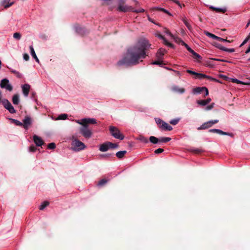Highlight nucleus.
I'll return each instance as SVG.
<instances>
[{"label": "nucleus", "mask_w": 250, "mask_h": 250, "mask_svg": "<svg viewBox=\"0 0 250 250\" xmlns=\"http://www.w3.org/2000/svg\"><path fill=\"white\" fill-rule=\"evenodd\" d=\"M164 149L161 148H159L157 149H156L154 151L155 154H160L164 152Z\"/></svg>", "instance_id": "3c124183"}, {"label": "nucleus", "mask_w": 250, "mask_h": 250, "mask_svg": "<svg viewBox=\"0 0 250 250\" xmlns=\"http://www.w3.org/2000/svg\"><path fill=\"white\" fill-rule=\"evenodd\" d=\"M210 8L213 9L214 11H215L218 13H224L227 11V9L226 8H218V7H214L213 6H211L210 7Z\"/></svg>", "instance_id": "5701e85b"}, {"label": "nucleus", "mask_w": 250, "mask_h": 250, "mask_svg": "<svg viewBox=\"0 0 250 250\" xmlns=\"http://www.w3.org/2000/svg\"><path fill=\"white\" fill-rule=\"evenodd\" d=\"M22 92L24 97H27L29 95L31 86L28 83L22 84L21 86Z\"/></svg>", "instance_id": "9d476101"}, {"label": "nucleus", "mask_w": 250, "mask_h": 250, "mask_svg": "<svg viewBox=\"0 0 250 250\" xmlns=\"http://www.w3.org/2000/svg\"><path fill=\"white\" fill-rule=\"evenodd\" d=\"M213 60H214V61H219V62H229V63H230L231 62L230 61H227V60H224V59H216V58H213V59H212Z\"/></svg>", "instance_id": "603ef678"}, {"label": "nucleus", "mask_w": 250, "mask_h": 250, "mask_svg": "<svg viewBox=\"0 0 250 250\" xmlns=\"http://www.w3.org/2000/svg\"><path fill=\"white\" fill-rule=\"evenodd\" d=\"M36 146L32 145L29 147V151L31 152H34L36 151Z\"/></svg>", "instance_id": "49530a36"}, {"label": "nucleus", "mask_w": 250, "mask_h": 250, "mask_svg": "<svg viewBox=\"0 0 250 250\" xmlns=\"http://www.w3.org/2000/svg\"><path fill=\"white\" fill-rule=\"evenodd\" d=\"M77 123L82 125V126L80 128V133L85 138L89 139L92 136V131L88 128V125L83 124L82 122L78 120Z\"/></svg>", "instance_id": "f03ea898"}, {"label": "nucleus", "mask_w": 250, "mask_h": 250, "mask_svg": "<svg viewBox=\"0 0 250 250\" xmlns=\"http://www.w3.org/2000/svg\"><path fill=\"white\" fill-rule=\"evenodd\" d=\"M109 144L108 142H106L105 143L102 144L100 147L99 150L102 152H105L109 149Z\"/></svg>", "instance_id": "a211bd4d"}, {"label": "nucleus", "mask_w": 250, "mask_h": 250, "mask_svg": "<svg viewBox=\"0 0 250 250\" xmlns=\"http://www.w3.org/2000/svg\"><path fill=\"white\" fill-rule=\"evenodd\" d=\"M156 36L159 39L162 40L163 41V43L166 45L172 48H173L174 47V45L172 43L168 42V41L163 35L161 34H157Z\"/></svg>", "instance_id": "ddd939ff"}, {"label": "nucleus", "mask_w": 250, "mask_h": 250, "mask_svg": "<svg viewBox=\"0 0 250 250\" xmlns=\"http://www.w3.org/2000/svg\"><path fill=\"white\" fill-rule=\"evenodd\" d=\"M132 12H135V13H143V12H145V9L143 8H142L138 9H134L133 8Z\"/></svg>", "instance_id": "8fccbe9b"}, {"label": "nucleus", "mask_w": 250, "mask_h": 250, "mask_svg": "<svg viewBox=\"0 0 250 250\" xmlns=\"http://www.w3.org/2000/svg\"><path fill=\"white\" fill-rule=\"evenodd\" d=\"M193 56L196 59H202V57L199 54L197 53L196 52L194 54V55Z\"/></svg>", "instance_id": "052dcab7"}, {"label": "nucleus", "mask_w": 250, "mask_h": 250, "mask_svg": "<svg viewBox=\"0 0 250 250\" xmlns=\"http://www.w3.org/2000/svg\"><path fill=\"white\" fill-rule=\"evenodd\" d=\"M126 150L119 151L116 153V156L119 159H122L124 157V155L126 153Z\"/></svg>", "instance_id": "bb28decb"}, {"label": "nucleus", "mask_w": 250, "mask_h": 250, "mask_svg": "<svg viewBox=\"0 0 250 250\" xmlns=\"http://www.w3.org/2000/svg\"><path fill=\"white\" fill-rule=\"evenodd\" d=\"M139 140L144 143H145V144H146V143H148V139H147V138L144 137V136H141L139 138Z\"/></svg>", "instance_id": "58836bf2"}, {"label": "nucleus", "mask_w": 250, "mask_h": 250, "mask_svg": "<svg viewBox=\"0 0 250 250\" xmlns=\"http://www.w3.org/2000/svg\"><path fill=\"white\" fill-rule=\"evenodd\" d=\"M187 72L188 73L190 74H192V75H195V76H196V74H197L196 72L192 71V70H189V69L187 70Z\"/></svg>", "instance_id": "13d9d810"}, {"label": "nucleus", "mask_w": 250, "mask_h": 250, "mask_svg": "<svg viewBox=\"0 0 250 250\" xmlns=\"http://www.w3.org/2000/svg\"><path fill=\"white\" fill-rule=\"evenodd\" d=\"M29 49H30V50L31 55L32 56V57L35 60L36 62L39 63V62H40L38 58V57H37V55L36 54V53L35 52V50L34 49L33 45H30L29 46Z\"/></svg>", "instance_id": "6ab92c4d"}, {"label": "nucleus", "mask_w": 250, "mask_h": 250, "mask_svg": "<svg viewBox=\"0 0 250 250\" xmlns=\"http://www.w3.org/2000/svg\"><path fill=\"white\" fill-rule=\"evenodd\" d=\"M225 50L224 51L229 52V53H232L235 51V49L234 48H227L225 47Z\"/></svg>", "instance_id": "5fc2aeb1"}, {"label": "nucleus", "mask_w": 250, "mask_h": 250, "mask_svg": "<svg viewBox=\"0 0 250 250\" xmlns=\"http://www.w3.org/2000/svg\"><path fill=\"white\" fill-rule=\"evenodd\" d=\"M159 138L154 136H150L149 137V141L153 144H159Z\"/></svg>", "instance_id": "c85d7f7f"}, {"label": "nucleus", "mask_w": 250, "mask_h": 250, "mask_svg": "<svg viewBox=\"0 0 250 250\" xmlns=\"http://www.w3.org/2000/svg\"><path fill=\"white\" fill-rule=\"evenodd\" d=\"M219 121L218 120H210L209 121V124H210L211 126H212L213 125L217 124L218 123Z\"/></svg>", "instance_id": "6e6d98bb"}, {"label": "nucleus", "mask_w": 250, "mask_h": 250, "mask_svg": "<svg viewBox=\"0 0 250 250\" xmlns=\"http://www.w3.org/2000/svg\"><path fill=\"white\" fill-rule=\"evenodd\" d=\"M166 52V50L163 48H160L156 53V57L159 59H162L164 54Z\"/></svg>", "instance_id": "f3484780"}, {"label": "nucleus", "mask_w": 250, "mask_h": 250, "mask_svg": "<svg viewBox=\"0 0 250 250\" xmlns=\"http://www.w3.org/2000/svg\"><path fill=\"white\" fill-rule=\"evenodd\" d=\"M181 44L182 45H184L186 48V49L188 50H189L190 48H191L188 45L187 43H186L183 41L181 40Z\"/></svg>", "instance_id": "864d4df0"}, {"label": "nucleus", "mask_w": 250, "mask_h": 250, "mask_svg": "<svg viewBox=\"0 0 250 250\" xmlns=\"http://www.w3.org/2000/svg\"><path fill=\"white\" fill-rule=\"evenodd\" d=\"M83 124L87 125L88 124H96L97 123L96 119L94 118H83L82 120Z\"/></svg>", "instance_id": "2eb2a0df"}, {"label": "nucleus", "mask_w": 250, "mask_h": 250, "mask_svg": "<svg viewBox=\"0 0 250 250\" xmlns=\"http://www.w3.org/2000/svg\"><path fill=\"white\" fill-rule=\"evenodd\" d=\"M23 58L25 61H27L29 60V56L28 54L25 53L23 55Z\"/></svg>", "instance_id": "4d7b16f0"}, {"label": "nucleus", "mask_w": 250, "mask_h": 250, "mask_svg": "<svg viewBox=\"0 0 250 250\" xmlns=\"http://www.w3.org/2000/svg\"><path fill=\"white\" fill-rule=\"evenodd\" d=\"M182 21L185 24V25L186 26L187 28L189 30L191 31L192 30V26L191 25L188 23L187 19L186 18H184L182 19Z\"/></svg>", "instance_id": "cd10ccee"}, {"label": "nucleus", "mask_w": 250, "mask_h": 250, "mask_svg": "<svg viewBox=\"0 0 250 250\" xmlns=\"http://www.w3.org/2000/svg\"><path fill=\"white\" fill-rule=\"evenodd\" d=\"M75 29L76 32L80 35H83L86 33V30L84 28L81 27L79 26H76L75 27Z\"/></svg>", "instance_id": "aec40b11"}, {"label": "nucleus", "mask_w": 250, "mask_h": 250, "mask_svg": "<svg viewBox=\"0 0 250 250\" xmlns=\"http://www.w3.org/2000/svg\"><path fill=\"white\" fill-rule=\"evenodd\" d=\"M151 64H155V65H159L160 66H161L162 67V65H163V62L162 61H155L154 62H153Z\"/></svg>", "instance_id": "37998d69"}, {"label": "nucleus", "mask_w": 250, "mask_h": 250, "mask_svg": "<svg viewBox=\"0 0 250 250\" xmlns=\"http://www.w3.org/2000/svg\"><path fill=\"white\" fill-rule=\"evenodd\" d=\"M173 71L176 74V75L179 77H180L181 74L180 72L178 71L173 70Z\"/></svg>", "instance_id": "e2e57ef3"}, {"label": "nucleus", "mask_w": 250, "mask_h": 250, "mask_svg": "<svg viewBox=\"0 0 250 250\" xmlns=\"http://www.w3.org/2000/svg\"><path fill=\"white\" fill-rule=\"evenodd\" d=\"M172 129V127L167 123L166 122L163 123V127L161 128L162 130L165 131H171Z\"/></svg>", "instance_id": "b1692460"}, {"label": "nucleus", "mask_w": 250, "mask_h": 250, "mask_svg": "<svg viewBox=\"0 0 250 250\" xmlns=\"http://www.w3.org/2000/svg\"><path fill=\"white\" fill-rule=\"evenodd\" d=\"M166 33L167 35H169V36H170L171 37H172V38L173 37V35L171 34V33L169 31H168V30H167V31H166Z\"/></svg>", "instance_id": "0e129e2a"}, {"label": "nucleus", "mask_w": 250, "mask_h": 250, "mask_svg": "<svg viewBox=\"0 0 250 250\" xmlns=\"http://www.w3.org/2000/svg\"><path fill=\"white\" fill-rule=\"evenodd\" d=\"M171 138L162 137L159 138V144L167 143L171 140Z\"/></svg>", "instance_id": "393cba45"}, {"label": "nucleus", "mask_w": 250, "mask_h": 250, "mask_svg": "<svg viewBox=\"0 0 250 250\" xmlns=\"http://www.w3.org/2000/svg\"><path fill=\"white\" fill-rule=\"evenodd\" d=\"M214 46L222 51H224L225 50V47L219 43H214Z\"/></svg>", "instance_id": "e433bc0d"}, {"label": "nucleus", "mask_w": 250, "mask_h": 250, "mask_svg": "<svg viewBox=\"0 0 250 250\" xmlns=\"http://www.w3.org/2000/svg\"><path fill=\"white\" fill-rule=\"evenodd\" d=\"M196 103L198 104L204 106L207 105V102L204 100H197Z\"/></svg>", "instance_id": "c9c22d12"}, {"label": "nucleus", "mask_w": 250, "mask_h": 250, "mask_svg": "<svg viewBox=\"0 0 250 250\" xmlns=\"http://www.w3.org/2000/svg\"><path fill=\"white\" fill-rule=\"evenodd\" d=\"M49 205V202L48 201H44L42 203V204L39 207V209L40 210H43L45 207L48 206Z\"/></svg>", "instance_id": "2f4dec72"}, {"label": "nucleus", "mask_w": 250, "mask_h": 250, "mask_svg": "<svg viewBox=\"0 0 250 250\" xmlns=\"http://www.w3.org/2000/svg\"><path fill=\"white\" fill-rule=\"evenodd\" d=\"M72 149L75 152L80 151L83 150L86 146L77 139H74L72 142Z\"/></svg>", "instance_id": "7ed1b4c3"}, {"label": "nucleus", "mask_w": 250, "mask_h": 250, "mask_svg": "<svg viewBox=\"0 0 250 250\" xmlns=\"http://www.w3.org/2000/svg\"><path fill=\"white\" fill-rule=\"evenodd\" d=\"M208 132L210 133H215L221 135L222 130L219 129H210L208 130Z\"/></svg>", "instance_id": "c756f323"}, {"label": "nucleus", "mask_w": 250, "mask_h": 250, "mask_svg": "<svg viewBox=\"0 0 250 250\" xmlns=\"http://www.w3.org/2000/svg\"><path fill=\"white\" fill-rule=\"evenodd\" d=\"M11 120L12 122L14 123L16 125L19 126H22V123L20 121L14 119H11Z\"/></svg>", "instance_id": "a19ab883"}, {"label": "nucleus", "mask_w": 250, "mask_h": 250, "mask_svg": "<svg viewBox=\"0 0 250 250\" xmlns=\"http://www.w3.org/2000/svg\"><path fill=\"white\" fill-rule=\"evenodd\" d=\"M190 53H191L193 55L196 53L192 49L190 48L189 50H188Z\"/></svg>", "instance_id": "774afa93"}, {"label": "nucleus", "mask_w": 250, "mask_h": 250, "mask_svg": "<svg viewBox=\"0 0 250 250\" xmlns=\"http://www.w3.org/2000/svg\"><path fill=\"white\" fill-rule=\"evenodd\" d=\"M0 87L9 91H11L13 90V86L9 83V80L6 78L3 79L0 81Z\"/></svg>", "instance_id": "39448f33"}, {"label": "nucleus", "mask_w": 250, "mask_h": 250, "mask_svg": "<svg viewBox=\"0 0 250 250\" xmlns=\"http://www.w3.org/2000/svg\"><path fill=\"white\" fill-rule=\"evenodd\" d=\"M214 104H215L214 103H211L210 104H209L206 107L205 110H207V111L211 110V109H212L214 107Z\"/></svg>", "instance_id": "09e8293b"}, {"label": "nucleus", "mask_w": 250, "mask_h": 250, "mask_svg": "<svg viewBox=\"0 0 250 250\" xmlns=\"http://www.w3.org/2000/svg\"><path fill=\"white\" fill-rule=\"evenodd\" d=\"M191 151L196 154H199L202 152L203 150L199 148H193L191 149Z\"/></svg>", "instance_id": "de8ad7c7"}, {"label": "nucleus", "mask_w": 250, "mask_h": 250, "mask_svg": "<svg viewBox=\"0 0 250 250\" xmlns=\"http://www.w3.org/2000/svg\"><path fill=\"white\" fill-rule=\"evenodd\" d=\"M250 39L247 37L244 41L243 42H242V43L240 44V47H242V46H243L244 44H245Z\"/></svg>", "instance_id": "bf43d9fd"}, {"label": "nucleus", "mask_w": 250, "mask_h": 250, "mask_svg": "<svg viewBox=\"0 0 250 250\" xmlns=\"http://www.w3.org/2000/svg\"><path fill=\"white\" fill-rule=\"evenodd\" d=\"M171 90L176 93L183 94L185 92V89L184 88H180L177 85H174L172 87Z\"/></svg>", "instance_id": "dca6fc26"}, {"label": "nucleus", "mask_w": 250, "mask_h": 250, "mask_svg": "<svg viewBox=\"0 0 250 250\" xmlns=\"http://www.w3.org/2000/svg\"><path fill=\"white\" fill-rule=\"evenodd\" d=\"M150 44L148 41L144 40L139 41L136 44L129 47L123 58L118 62L119 66H129L138 64L146 57V50L149 48Z\"/></svg>", "instance_id": "f257e3e1"}, {"label": "nucleus", "mask_w": 250, "mask_h": 250, "mask_svg": "<svg viewBox=\"0 0 250 250\" xmlns=\"http://www.w3.org/2000/svg\"><path fill=\"white\" fill-rule=\"evenodd\" d=\"M179 121H180V119L179 118H175V119H173L169 121V123H170V124H171L172 125H177Z\"/></svg>", "instance_id": "4c0bfd02"}, {"label": "nucleus", "mask_w": 250, "mask_h": 250, "mask_svg": "<svg viewBox=\"0 0 250 250\" xmlns=\"http://www.w3.org/2000/svg\"><path fill=\"white\" fill-rule=\"evenodd\" d=\"M205 34L208 37L212 38V39L216 40L217 41H219L220 42H230L229 40H227V39H225L223 38H222L221 37H218L211 33H209L208 32H206L205 33Z\"/></svg>", "instance_id": "1a4fd4ad"}, {"label": "nucleus", "mask_w": 250, "mask_h": 250, "mask_svg": "<svg viewBox=\"0 0 250 250\" xmlns=\"http://www.w3.org/2000/svg\"><path fill=\"white\" fill-rule=\"evenodd\" d=\"M190 53H191L193 55L196 53L192 49L190 48L189 50H188Z\"/></svg>", "instance_id": "69168bd1"}, {"label": "nucleus", "mask_w": 250, "mask_h": 250, "mask_svg": "<svg viewBox=\"0 0 250 250\" xmlns=\"http://www.w3.org/2000/svg\"><path fill=\"white\" fill-rule=\"evenodd\" d=\"M13 37L14 39L20 40L21 39V34L19 32L14 33L13 34Z\"/></svg>", "instance_id": "ea45409f"}, {"label": "nucleus", "mask_w": 250, "mask_h": 250, "mask_svg": "<svg viewBox=\"0 0 250 250\" xmlns=\"http://www.w3.org/2000/svg\"><path fill=\"white\" fill-rule=\"evenodd\" d=\"M107 182V180L104 179H102L99 181L98 183L97 184V186L99 187L103 186L104 185H105Z\"/></svg>", "instance_id": "473e14b6"}, {"label": "nucleus", "mask_w": 250, "mask_h": 250, "mask_svg": "<svg viewBox=\"0 0 250 250\" xmlns=\"http://www.w3.org/2000/svg\"><path fill=\"white\" fill-rule=\"evenodd\" d=\"M231 81L232 83H236L237 84H245L244 82L236 79V78H231Z\"/></svg>", "instance_id": "f704fd0d"}, {"label": "nucleus", "mask_w": 250, "mask_h": 250, "mask_svg": "<svg viewBox=\"0 0 250 250\" xmlns=\"http://www.w3.org/2000/svg\"><path fill=\"white\" fill-rule=\"evenodd\" d=\"M155 120L159 127L161 129L163 127V123H165V122L159 118H155Z\"/></svg>", "instance_id": "a878e982"}, {"label": "nucleus", "mask_w": 250, "mask_h": 250, "mask_svg": "<svg viewBox=\"0 0 250 250\" xmlns=\"http://www.w3.org/2000/svg\"><path fill=\"white\" fill-rule=\"evenodd\" d=\"M211 127L209 121L203 123L200 126L198 127V130H204Z\"/></svg>", "instance_id": "412c9836"}, {"label": "nucleus", "mask_w": 250, "mask_h": 250, "mask_svg": "<svg viewBox=\"0 0 250 250\" xmlns=\"http://www.w3.org/2000/svg\"><path fill=\"white\" fill-rule=\"evenodd\" d=\"M109 131L111 135L116 139L123 140L125 138L124 134H123L116 126H110L109 127Z\"/></svg>", "instance_id": "20e7f679"}, {"label": "nucleus", "mask_w": 250, "mask_h": 250, "mask_svg": "<svg viewBox=\"0 0 250 250\" xmlns=\"http://www.w3.org/2000/svg\"><path fill=\"white\" fill-rule=\"evenodd\" d=\"M205 92V97L207 96L208 95V89L205 87H197L196 88H194L192 90V93L194 94H200L202 92Z\"/></svg>", "instance_id": "0eeeda50"}, {"label": "nucleus", "mask_w": 250, "mask_h": 250, "mask_svg": "<svg viewBox=\"0 0 250 250\" xmlns=\"http://www.w3.org/2000/svg\"><path fill=\"white\" fill-rule=\"evenodd\" d=\"M56 147V145L54 143H49L47 146V148L49 149H54Z\"/></svg>", "instance_id": "a18cd8bd"}, {"label": "nucleus", "mask_w": 250, "mask_h": 250, "mask_svg": "<svg viewBox=\"0 0 250 250\" xmlns=\"http://www.w3.org/2000/svg\"><path fill=\"white\" fill-rule=\"evenodd\" d=\"M221 135H222L229 136L230 137H232V138H233L234 137V134L233 133H230V132H224L223 131H222Z\"/></svg>", "instance_id": "c03bdc74"}, {"label": "nucleus", "mask_w": 250, "mask_h": 250, "mask_svg": "<svg viewBox=\"0 0 250 250\" xmlns=\"http://www.w3.org/2000/svg\"><path fill=\"white\" fill-rule=\"evenodd\" d=\"M153 9H156V10H159V11H163L164 13H167V14H169L168 11L163 8H161V7H155L153 8Z\"/></svg>", "instance_id": "79ce46f5"}, {"label": "nucleus", "mask_w": 250, "mask_h": 250, "mask_svg": "<svg viewBox=\"0 0 250 250\" xmlns=\"http://www.w3.org/2000/svg\"><path fill=\"white\" fill-rule=\"evenodd\" d=\"M9 69H10L11 72H12V73H13L14 74H18V71H17V70L12 69V68H10Z\"/></svg>", "instance_id": "680f3d73"}, {"label": "nucleus", "mask_w": 250, "mask_h": 250, "mask_svg": "<svg viewBox=\"0 0 250 250\" xmlns=\"http://www.w3.org/2000/svg\"><path fill=\"white\" fill-rule=\"evenodd\" d=\"M10 0H2L0 2V5L3 6L4 8H7L14 3L13 2H10Z\"/></svg>", "instance_id": "4468645a"}, {"label": "nucleus", "mask_w": 250, "mask_h": 250, "mask_svg": "<svg viewBox=\"0 0 250 250\" xmlns=\"http://www.w3.org/2000/svg\"><path fill=\"white\" fill-rule=\"evenodd\" d=\"M12 103L14 105H18L20 103V96L18 94H14L12 97Z\"/></svg>", "instance_id": "4be33fe9"}, {"label": "nucleus", "mask_w": 250, "mask_h": 250, "mask_svg": "<svg viewBox=\"0 0 250 250\" xmlns=\"http://www.w3.org/2000/svg\"><path fill=\"white\" fill-rule=\"evenodd\" d=\"M33 139L36 145L38 146H41L44 144L42 138L36 135L33 136Z\"/></svg>", "instance_id": "f8f14e48"}, {"label": "nucleus", "mask_w": 250, "mask_h": 250, "mask_svg": "<svg viewBox=\"0 0 250 250\" xmlns=\"http://www.w3.org/2000/svg\"><path fill=\"white\" fill-rule=\"evenodd\" d=\"M195 79H199L200 80H202L204 78H207L210 81L215 82L217 83H220V81L218 79L214 78L210 76L207 75L205 74L200 73L197 72L196 76L194 77Z\"/></svg>", "instance_id": "423d86ee"}, {"label": "nucleus", "mask_w": 250, "mask_h": 250, "mask_svg": "<svg viewBox=\"0 0 250 250\" xmlns=\"http://www.w3.org/2000/svg\"><path fill=\"white\" fill-rule=\"evenodd\" d=\"M68 115L66 114H61L59 115L56 120H64L67 118Z\"/></svg>", "instance_id": "7c9ffc66"}, {"label": "nucleus", "mask_w": 250, "mask_h": 250, "mask_svg": "<svg viewBox=\"0 0 250 250\" xmlns=\"http://www.w3.org/2000/svg\"><path fill=\"white\" fill-rule=\"evenodd\" d=\"M22 126L24 128L26 129H28L29 128L33 122L32 118L29 116H26L22 120Z\"/></svg>", "instance_id": "6e6552de"}, {"label": "nucleus", "mask_w": 250, "mask_h": 250, "mask_svg": "<svg viewBox=\"0 0 250 250\" xmlns=\"http://www.w3.org/2000/svg\"><path fill=\"white\" fill-rule=\"evenodd\" d=\"M118 10L120 11L123 12L124 13L127 12H132L133 7L130 6L123 5L120 4L118 7Z\"/></svg>", "instance_id": "9b49d317"}, {"label": "nucleus", "mask_w": 250, "mask_h": 250, "mask_svg": "<svg viewBox=\"0 0 250 250\" xmlns=\"http://www.w3.org/2000/svg\"><path fill=\"white\" fill-rule=\"evenodd\" d=\"M190 53H191L193 55L196 53L192 49L190 48L189 50H188Z\"/></svg>", "instance_id": "338daca9"}, {"label": "nucleus", "mask_w": 250, "mask_h": 250, "mask_svg": "<svg viewBox=\"0 0 250 250\" xmlns=\"http://www.w3.org/2000/svg\"><path fill=\"white\" fill-rule=\"evenodd\" d=\"M108 144H109V145H108L109 149V148L114 149V148H116L118 147V145L116 143H112L110 142H108Z\"/></svg>", "instance_id": "72a5a7b5"}]
</instances>
